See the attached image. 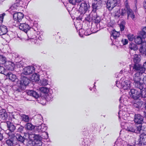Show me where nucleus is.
Listing matches in <instances>:
<instances>
[{
    "label": "nucleus",
    "instance_id": "c9c22d12",
    "mask_svg": "<svg viewBox=\"0 0 146 146\" xmlns=\"http://www.w3.org/2000/svg\"><path fill=\"white\" fill-rule=\"evenodd\" d=\"M5 68L3 66H0V73L2 74H3L4 75L5 73L7 74L5 71Z\"/></svg>",
    "mask_w": 146,
    "mask_h": 146
},
{
    "label": "nucleus",
    "instance_id": "f03ea898",
    "mask_svg": "<svg viewBox=\"0 0 146 146\" xmlns=\"http://www.w3.org/2000/svg\"><path fill=\"white\" fill-rule=\"evenodd\" d=\"M21 80L19 83L20 85L19 86L21 88H24L23 87L28 85L30 82V80L26 77L23 76H21Z\"/></svg>",
    "mask_w": 146,
    "mask_h": 146
},
{
    "label": "nucleus",
    "instance_id": "09e8293b",
    "mask_svg": "<svg viewBox=\"0 0 146 146\" xmlns=\"http://www.w3.org/2000/svg\"><path fill=\"white\" fill-rule=\"evenodd\" d=\"M20 0H16V2H19Z\"/></svg>",
    "mask_w": 146,
    "mask_h": 146
},
{
    "label": "nucleus",
    "instance_id": "412c9836",
    "mask_svg": "<svg viewBox=\"0 0 146 146\" xmlns=\"http://www.w3.org/2000/svg\"><path fill=\"white\" fill-rule=\"evenodd\" d=\"M7 125L9 130L11 131H13L15 129V127L14 125L9 122H7Z\"/></svg>",
    "mask_w": 146,
    "mask_h": 146
},
{
    "label": "nucleus",
    "instance_id": "423d86ee",
    "mask_svg": "<svg viewBox=\"0 0 146 146\" xmlns=\"http://www.w3.org/2000/svg\"><path fill=\"white\" fill-rule=\"evenodd\" d=\"M143 66L142 67L141 65L136 64L134 67V68L136 70L140 71L142 73L146 69V62L143 64Z\"/></svg>",
    "mask_w": 146,
    "mask_h": 146
},
{
    "label": "nucleus",
    "instance_id": "4be33fe9",
    "mask_svg": "<svg viewBox=\"0 0 146 146\" xmlns=\"http://www.w3.org/2000/svg\"><path fill=\"white\" fill-rule=\"evenodd\" d=\"M140 35L142 38H145L146 37V27L143 28L142 31L140 33Z\"/></svg>",
    "mask_w": 146,
    "mask_h": 146
},
{
    "label": "nucleus",
    "instance_id": "e433bc0d",
    "mask_svg": "<svg viewBox=\"0 0 146 146\" xmlns=\"http://www.w3.org/2000/svg\"><path fill=\"white\" fill-rule=\"evenodd\" d=\"M6 143L9 146H11L13 144V140L8 139L6 141Z\"/></svg>",
    "mask_w": 146,
    "mask_h": 146
},
{
    "label": "nucleus",
    "instance_id": "f3484780",
    "mask_svg": "<svg viewBox=\"0 0 146 146\" xmlns=\"http://www.w3.org/2000/svg\"><path fill=\"white\" fill-rule=\"evenodd\" d=\"M7 32V30L6 26H0V35H3L6 34Z\"/></svg>",
    "mask_w": 146,
    "mask_h": 146
},
{
    "label": "nucleus",
    "instance_id": "79ce46f5",
    "mask_svg": "<svg viewBox=\"0 0 146 146\" xmlns=\"http://www.w3.org/2000/svg\"><path fill=\"white\" fill-rule=\"evenodd\" d=\"M126 11V10H125V9H122L121 10V13L120 14L122 15H123L125 13Z\"/></svg>",
    "mask_w": 146,
    "mask_h": 146
},
{
    "label": "nucleus",
    "instance_id": "4468645a",
    "mask_svg": "<svg viewBox=\"0 0 146 146\" xmlns=\"http://www.w3.org/2000/svg\"><path fill=\"white\" fill-rule=\"evenodd\" d=\"M97 2L94 3L92 5L94 9H97L100 8L101 6L102 1L101 0H95Z\"/></svg>",
    "mask_w": 146,
    "mask_h": 146
},
{
    "label": "nucleus",
    "instance_id": "393cba45",
    "mask_svg": "<svg viewBox=\"0 0 146 146\" xmlns=\"http://www.w3.org/2000/svg\"><path fill=\"white\" fill-rule=\"evenodd\" d=\"M26 128L29 130H32L35 128V126L30 123H27L25 125Z\"/></svg>",
    "mask_w": 146,
    "mask_h": 146
},
{
    "label": "nucleus",
    "instance_id": "bb28decb",
    "mask_svg": "<svg viewBox=\"0 0 146 146\" xmlns=\"http://www.w3.org/2000/svg\"><path fill=\"white\" fill-rule=\"evenodd\" d=\"M16 137L19 141H21L22 143H23L25 140L24 138L19 135H17Z\"/></svg>",
    "mask_w": 146,
    "mask_h": 146
},
{
    "label": "nucleus",
    "instance_id": "b1692460",
    "mask_svg": "<svg viewBox=\"0 0 146 146\" xmlns=\"http://www.w3.org/2000/svg\"><path fill=\"white\" fill-rule=\"evenodd\" d=\"M139 74L140 73L139 72H137L135 74V76L134 78V81L136 83H137L140 80V78H139V76H138V75H139Z\"/></svg>",
    "mask_w": 146,
    "mask_h": 146
},
{
    "label": "nucleus",
    "instance_id": "ea45409f",
    "mask_svg": "<svg viewBox=\"0 0 146 146\" xmlns=\"http://www.w3.org/2000/svg\"><path fill=\"white\" fill-rule=\"evenodd\" d=\"M9 137L11 140H13V139L15 138V136L13 133H10L9 134Z\"/></svg>",
    "mask_w": 146,
    "mask_h": 146
},
{
    "label": "nucleus",
    "instance_id": "c03bdc74",
    "mask_svg": "<svg viewBox=\"0 0 146 146\" xmlns=\"http://www.w3.org/2000/svg\"><path fill=\"white\" fill-rule=\"evenodd\" d=\"M125 6L126 8V10H127V7H129L128 6V1L127 0H126L125 3Z\"/></svg>",
    "mask_w": 146,
    "mask_h": 146
},
{
    "label": "nucleus",
    "instance_id": "a211bd4d",
    "mask_svg": "<svg viewBox=\"0 0 146 146\" xmlns=\"http://www.w3.org/2000/svg\"><path fill=\"white\" fill-rule=\"evenodd\" d=\"M27 93L28 95L32 96L36 98H37L39 97V95L37 92L34 91H28L27 92Z\"/></svg>",
    "mask_w": 146,
    "mask_h": 146
},
{
    "label": "nucleus",
    "instance_id": "72a5a7b5",
    "mask_svg": "<svg viewBox=\"0 0 146 146\" xmlns=\"http://www.w3.org/2000/svg\"><path fill=\"white\" fill-rule=\"evenodd\" d=\"M23 120L25 122H28L29 119V117L25 115H23L22 116Z\"/></svg>",
    "mask_w": 146,
    "mask_h": 146
},
{
    "label": "nucleus",
    "instance_id": "20e7f679",
    "mask_svg": "<svg viewBox=\"0 0 146 146\" xmlns=\"http://www.w3.org/2000/svg\"><path fill=\"white\" fill-rule=\"evenodd\" d=\"M89 6L86 3H83L80 5L79 11L81 14L85 13L87 10Z\"/></svg>",
    "mask_w": 146,
    "mask_h": 146
},
{
    "label": "nucleus",
    "instance_id": "f8f14e48",
    "mask_svg": "<svg viewBox=\"0 0 146 146\" xmlns=\"http://www.w3.org/2000/svg\"><path fill=\"white\" fill-rule=\"evenodd\" d=\"M129 94L134 99H137L139 97V93L137 94V91L134 89H131Z\"/></svg>",
    "mask_w": 146,
    "mask_h": 146
},
{
    "label": "nucleus",
    "instance_id": "9b49d317",
    "mask_svg": "<svg viewBox=\"0 0 146 146\" xmlns=\"http://www.w3.org/2000/svg\"><path fill=\"white\" fill-rule=\"evenodd\" d=\"M127 13L128 19L131 18L134 20L135 18V16L133 13L132 10L130 9L129 7H127Z\"/></svg>",
    "mask_w": 146,
    "mask_h": 146
},
{
    "label": "nucleus",
    "instance_id": "473e14b6",
    "mask_svg": "<svg viewBox=\"0 0 146 146\" xmlns=\"http://www.w3.org/2000/svg\"><path fill=\"white\" fill-rule=\"evenodd\" d=\"M139 56L136 54L134 55V62L138 63L139 62L140 60Z\"/></svg>",
    "mask_w": 146,
    "mask_h": 146
},
{
    "label": "nucleus",
    "instance_id": "39448f33",
    "mask_svg": "<svg viewBox=\"0 0 146 146\" xmlns=\"http://www.w3.org/2000/svg\"><path fill=\"white\" fill-rule=\"evenodd\" d=\"M5 66L6 69L8 70H14L15 64L11 61L6 62Z\"/></svg>",
    "mask_w": 146,
    "mask_h": 146
},
{
    "label": "nucleus",
    "instance_id": "c85d7f7f",
    "mask_svg": "<svg viewBox=\"0 0 146 146\" xmlns=\"http://www.w3.org/2000/svg\"><path fill=\"white\" fill-rule=\"evenodd\" d=\"M40 90L41 92L45 93H47L49 92V89L46 87H41L40 88Z\"/></svg>",
    "mask_w": 146,
    "mask_h": 146
},
{
    "label": "nucleus",
    "instance_id": "a878e982",
    "mask_svg": "<svg viewBox=\"0 0 146 146\" xmlns=\"http://www.w3.org/2000/svg\"><path fill=\"white\" fill-rule=\"evenodd\" d=\"M119 34L118 32L114 30L113 31L112 34V37H113L114 38H116L117 37L119 36Z\"/></svg>",
    "mask_w": 146,
    "mask_h": 146
},
{
    "label": "nucleus",
    "instance_id": "9d476101",
    "mask_svg": "<svg viewBox=\"0 0 146 146\" xmlns=\"http://www.w3.org/2000/svg\"><path fill=\"white\" fill-rule=\"evenodd\" d=\"M19 28L20 29L23 30L26 33L30 29L29 26L25 23L21 24L19 25Z\"/></svg>",
    "mask_w": 146,
    "mask_h": 146
},
{
    "label": "nucleus",
    "instance_id": "aec40b11",
    "mask_svg": "<svg viewBox=\"0 0 146 146\" xmlns=\"http://www.w3.org/2000/svg\"><path fill=\"white\" fill-rule=\"evenodd\" d=\"M134 41L136 44H139L141 43L142 40L140 36H137L135 37Z\"/></svg>",
    "mask_w": 146,
    "mask_h": 146
},
{
    "label": "nucleus",
    "instance_id": "2f4dec72",
    "mask_svg": "<svg viewBox=\"0 0 146 146\" xmlns=\"http://www.w3.org/2000/svg\"><path fill=\"white\" fill-rule=\"evenodd\" d=\"M7 114L5 113L0 114V118L2 119H5L7 117Z\"/></svg>",
    "mask_w": 146,
    "mask_h": 146
},
{
    "label": "nucleus",
    "instance_id": "de8ad7c7",
    "mask_svg": "<svg viewBox=\"0 0 146 146\" xmlns=\"http://www.w3.org/2000/svg\"><path fill=\"white\" fill-rule=\"evenodd\" d=\"M144 113H145L144 115L145 116V117L146 118V106H145V111H144Z\"/></svg>",
    "mask_w": 146,
    "mask_h": 146
},
{
    "label": "nucleus",
    "instance_id": "4c0bfd02",
    "mask_svg": "<svg viewBox=\"0 0 146 146\" xmlns=\"http://www.w3.org/2000/svg\"><path fill=\"white\" fill-rule=\"evenodd\" d=\"M120 27L121 31L124 30V22H122L120 25Z\"/></svg>",
    "mask_w": 146,
    "mask_h": 146
},
{
    "label": "nucleus",
    "instance_id": "7c9ffc66",
    "mask_svg": "<svg viewBox=\"0 0 146 146\" xmlns=\"http://www.w3.org/2000/svg\"><path fill=\"white\" fill-rule=\"evenodd\" d=\"M6 58L1 55H0V64H3L6 63Z\"/></svg>",
    "mask_w": 146,
    "mask_h": 146
},
{
    "label": "nucleus",
    "instance_id": "ddd939ff",
    "mask_svg": "<svg viewBox=\"0 0 146 146\" xmlns=\"http://www.w3.org/2000/svg\"><path fill=\"white\" fill-rule=\"evenodd\" d=\"M4 75L8 77L9 79L13 82L15 81L17 79L15 75L11 72L7 73V74L5 73Z\"/></svg>",
    "mask_w": 146,
    "mask_h": 146
},
{
    "label": "nucleus",
    "instance_id": "6ab92c4d",
    "mask_svg": "<svg viewBox=\"0 0 146 146\" xmlns=\"http://www.w3.org/2000/svg\"><path fill=\"white\" fill-rule=\"evenodd\" d=\"M30 79L33 82L38 81L39 80V76L36 73H35L30 77Z\"/></svg>",
    "mask_w": 146,
    "mask_h": 146
},
{
    "label": "nucleus",
    "instance_id": "dca6fc26",
    "mask_svg": "<svg viewBox=\"0 0 146 146\" xmlns=\"http://www.w3.org/2000/svg\"><path fill=\"white\" fill-rule=\"evenodd\" d=\"M139 51L145 54L146 52V42L142 43L139 49Z\"/></svg>",
    "mask_w": 146,
    "mask_h": 146
},
{
    "label": "nucleus",
    "instance_id": "2eb2a0df",
    "mask_svg": "<svg viewBox=\"0 0 146 146\" xmlns=\"http://www.w3.org/2000/svg\"><path fill=\"white\" fill-rule=\"evenodd\" d=\"M143 120V117L140 115L138 114L135 115L134 121L136 123L139 124L141 123Z\"/></svg>",
    "mask_w": 146,
    "mask_h": 146
},
{
    "label": "nucleus",
    "instance_id": "a19ab883",
    "mask_svg": "<svg viewBox=\"0 0 146 146\" xmlns=\"http://www.w3.org/2000/svg\"><path fill=\"white\" fill-rule=\"evenodd\" d=\"M41 84L43 85H47L48 83L47 82V81L46 80H43V81H42Z\"/></svg>",
    "mask_w": 146,
    "mask_h": 146
},
{
    "label": "nucleus",
    "instance_id": "f257e3e1",
    "mask_svg": "<svg viewBox=\"0 0 146 146\" xmlns=\"http://www.w3.org/2000/svg\"><path fill=\"white\" fill-rule=\"evenodd\" d=\"M119 2L117 0H108L107 3V7L109 10H111Z\"/></svg>",
    "mask_w": 146,
    "mask_h": 146
},
{
    "label": "nucleus",
    "instance_id": "49530a36",
    "mask_svg": "<svg viewBox=\"0 0 146 146\" xmlns=\"http://www.w3.org/2000/svg\"><path fill=\"white\" fill-rule=\"evenodd\" d=\"M119 10L118 11L117 13H115V17H119V16L120 14L119 13Z\"/></svg>",
    "mask_w": 146,
    "mask_h": 146
},
{
    "label": "nucleus",
    "instance_id": "6e6552de",
    "mask_svg": "<svg viewBox=\"0 0 146 146\" xmlns=\"http://www.w3.org/2000/svg\"><path fill=\"white\" fill-rule=\"evenodd\" d=\"M41 137L39 135H36L35 139L34 142L35 143V146H41L42 143L41 141Z\"/></svg>",
    "mask_w": 146,
    "mask_h": 146
},
{
    "label": "nucleus",
    "instance_id": "1a4fd4ad",
    "mask_svg": "<svg viewBox=\"0 0 146 146\" xmlns=\"http://www.w3.org/2000/svg\"><path fill=\"white\" fill-rule=\"evenodd\" d=\"M139 140L140 144L146 145V134H141L140 135V138Z\"/></svg>",
    "mask_w": 146,
    "mask_h": 146
},
{
    "label": "nucleus",
    "instance_id": "c756f323",
    "mask_svg": "<svg viewBox=\"0 0 146 146\" xmlns=\"http://www.w3.org/2000/svg\"><path fill=\"white\" fill-rule=\"evenodd\" d=\"M129 48L131 50H137L138 49V47L137 46V45L136 44L132 43H130Z\"/></svg>",
    "mask_w": 146,
    "mask_h": 146
},
{
    "label": "nucleus",
    "instance_id": "58836bf2",
    "mask_svg": "<svg viewBox=\"0 0 146 146\" xmlns=\"http://www.w3.org/2000/svg\"><path fill=\"white\" fill-rule=\"evenodd\" d=\"M5 14L3 13L0 15V23H2L3 21V19Z\"/></svg>",
    "mask_w": 146,
    "mask_h": 146
},
{
    "label": "nucleus",
    "instance_id": "3c124183",
    "mask_svg": "<svg viewBox=\"0 0 146 146\" xmlns=\"http://www.w3.org/2000/svg\"><path fill=\"white\" fill-rule=\"evenodd\" d=\"M146 106V104H145V106Z\"/></svg>",
    "mask_w": 146,
    "mask_h": 146
},
{
    "label": "nucleus",
    "instance_id": "37998d69",
    "mask_svg": "<svg viewBox=\"0 0 146 146\" xmlns=\"http://www.w3.org/2000/svg\"><path fill=\"white\" fill-rule=\"evenodd\" d=\"M122 41L123 42V45H125L127 44L128 43V40L127 39H124V40H122Z\"/></svg>",
    "mask_w": 146,
    "mask_h": 146
},
{
    "label": "nucleus",
    "instance_id": "f704fd0d",
    "mask_svg": "<svg viewBox=\"0 0 146 146\" xmlns=\"http://www.w3.org/2000/svg\"><path fill=\"white\" fill-rule=\"evenodd\" d=\"M135 37L134 35L132 34L129 35L127 36L128 38L130 41H132L133 39H134Z\"/></svg>",
    "mask_w": 146,
    "mask_h": 146
},
{
    "label": "nucleus",
    "instance_id": "8fccbe9b",
    "mask_svg": "<svg viewBox=\"0 0 146 146\" xmlns=\"http://www.w3.org/2000/svg\"><path fill=\"white\" fill-rule=\"evenodd\" d=\"M144 7H145V9H146V5L145 6H144Z\"/></svg>",
    "mask_w": 146,
    "mask_h": 146
},
{
    "label": "nucleus",
    "instance_id": "a18cd8bd",
    "mask_svg": "<svg viewBox=\"0 0 146 146\" xmlns=\"http://www.w3.org/2000/svg\"><path fill=\"white\" fill-rule=\"evenodd\" d=\"M19 2H16V3H15L14 5H13V7H15V6L17 7L19 6Z\"/></svg>",
    "mask_w": 146,
    "mask_h": 146
},
{
    "label": "nucleus",
    "instance_id": "cd10ccee",
    "mask_svg": "<svg viewBox=\"0 0 146 146\" xmlns=\"http://www.w3.org/2000/svg\"><path fill=\"white\" fill-rule=\"evenodd\" d=\"M141 125H139L137 127L136 132L137 133H141L143 132V130L142 129Z\"/></svg>",
    "mask_w": 146,
    "mask_h": 146
},
{
    "label": "nucleus",
    "instance_id": "5701e85b",
    "mask_svg": "<svg viewBox=\"0 0 146 146\" xmlns=\"http://www.w3.org/2000/svg\"><path fill=\"white\" fill-rule=\"evenodd\" d=\"M36 135H35L33 134H32L31 133H28L27 134L26 136H27L28 137V138L30 140L32 141H34L35 139V137Z\"/></svg>",
    "mask_w": 146,
    "mask_h": 146
},
{
    "label": "nucleus",
    "instance_id": "7ed1b4c3",
    "mask_svg": "<svg viewBox=\"0 0 146 146\" xmlns=\"http://www.w3.org/2000/svg\"><path fill=\"white\" fill-rule=\"evenodd\" d=\"M34 68L33 66L25 67L24 69L23 72L21 74V76H22L23 75L30 74L34 72Z\"/></svg>",
    "mask_w": 146,
    "mask_h": 146
},
{
    "label": "nucleus",
    "instance_id": "0eeeda50",
    "mask_svg": "<svg viewBox=\"0 0 146 146\" xmlns=\"http://www.w3.org/2000/svg\"><path fill=\"white\" fill-rule=\"evenodd\" d=\"M24 15L22 13L19 12L14 14L13 17L14 19L17 21L21 20L23 17Z\"/></svg>",
    "mask_w": 146,
    "mask_h": 146
}]
</instances>
